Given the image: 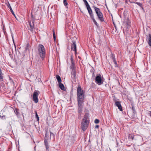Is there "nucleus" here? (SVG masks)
Wrapping results in <instances>:
<instances>
[{"instance_id": "1", "label": "nucleus", "mask_w": 151, "mask_h": 151, "mask_svg": "<svg viewBox=\"0 0 151 151\" xmlns=\"http://www.w3.org/2000/svg\"><path fill=\"white\" fill-rule=\"evenodd\" d=\"M85 95L81 87L79 86L77 89V99L78 102H84Z\"/></svg>"}, {"instance_id": "2", "label": "nucleus", "mask_w": 151, "mask_h": 151, "mask_svg": "<svg viewBox=\"0 0 151 151\" xmlns=\"http://www.w3.org/2000/svg\"><path fill=\"white\" fill-rule=\"evenodd\" d=\"M88 114H85L81 123V127L83 131H85L88 127L89 122L88 120Z\"/></svg>"}, {"instance_id": "3", "label": "nucleus", "mask_w": 151, "mask_h": 151, "mask_svg": "<svg viewBox=\"0 0 151 151\" xmlns=\"http://www.w3.org/2000/svg\"><path fill=\"white\" fill-rule=\"evenodd\" d=\"M37 49L40 57L43 59L45 54V50L44 46L41 44H39L37 47Z\"/></svg>"}, {"instance_id": "4", "label": "nucleus", "mask_w": 151, "mask_h": 151, "mask_svg": "<svg viewBox=\"0 0 151 151\" xmlns=\"http://www.w3.org/2000/svg\"><path fill=\"white\" fill-rule=\"evenodd\" d=\"M93 7L95 9L96 14L98 17V19L101 22H104L103 14L101 12L100 9L94 6Z\"/></svg>"}, {"instance_id": "5", "label": "nucleus", "mask_w": 151, "mask_h": 151, "mask_svg": "<svg viewBox=\"0 0 151 151\" xmlns=\"http://www.w3.org/2000/svg\"><path fill=\"white\" fill-rule=\"evenodd\" d=\"M32 20L29 21L28 23L29 25L28 27V30L32 33L35 32V28L34 26L35 18L33 17L32 15H31Z\"/></svg>"}, {"instance_id": "6", "label": "nucleus", "mask_w": 151, "mask_h": 151, "mask_svg": "<svg viewBox=\"0 0 151 151\" xmlns=\"http://www.w3.org/2000/svg\"><path fill=\"white\" fill-rule=\"evenodd\" d=\"M84 102H78V112L79 114V117H80L83 111V103Z\"/></svg>"}, {"instance_id": "7", "label": "nucleus", "mask_w": 151, "mask_h": 151, "mask_svg": "<svg viewBox=\"0 0 151 151\" xmlns=\"http://www.w3.org/2000/svg\"><path fill=\"white\" fill-rule=\"evenodd\" d=\"M95 82L99 85L103 83V82L102 80L101 76L100 74H97L95 78Z\"/></svg>"}, {"instance_id": "8", "label": "nucleus", "mask_w": 151, "mask_h": 151, "mask_svg": "<svg viewBox=\"0 0 151 151\" xmlns=\"http://www.w3.org/2000/svg\"><path fill=\"white\" fill-rule=\"evenodd\" d=\"M33 100L36 103L38 102L37 91H35L34 92L33 95Z\"/></svg>"}, {"instance_id": "9", "label": "nucleus", "mask_w": 151, "mask_h": 151, "mask_svg": "<svg viewBox=\"0 0 151 151\" xmlns=\"http://www.w3.org/2000/svg\"><path fill=\"white\" fill-rule=\"evenodd\" d=\"M71 46V50L74 51L76 52V45L75 41H72Z\"/></svg>"}, {"instance_id": "10", "label": "nucleus", "mask_w": 151, "mask_h": 151, "mask_svg": "<svg viewBox=\"0 0 151 151\" xmlns=\"http://www.w3.org/2000/svg\"><path fill=\"white\" fill-rule=\"evenodd\" d=\"M34 65H35L36 66L37 68H40L42 67V60H38L37 61V62L35 63Z\"/></svg>"}, {"instance_id": "11", "label": "nucleus", "mask_w": 151, "mask_h": 151, "mask_svg": "<svg viewBox=\"0 0 151 151\" xmlns=\"http://www.w3.org/2000/svg\"><path fill=\"white\" fill-rule=\"evenodd\" d=\"M86 7L91 18L94 17L93 14L90 6H87Z\"/></svg>"}, {"instance_id": "12", "label": "nucleus", "mask_w": 151, "mask_h": 151, "mask_svg": "<svg viewBox=\"0 0 151 151\" xmlns=\"http://www.w3.org/2000/svg\"><path fill=\"white\" fill-rule=\"evenodd\" d=\"M124 23L127 28H128L130 27V22L128 19L125 20L124 21Z\"/></svg>"}, {"instance_id": "13", "label": "nucleus", "mask_w": 151, "mask_h": 151, "mask_svg": "<svg viewBox=\"0 0 151 151\" xmlns=\"http://www.w3.org/2000/svg\"><path fill=\"white\" fill-rule=\"evenodd\" d=\"M71 68L73 70H75V65L74 62L73 61V58L72 56H71Z\"/></svg>"}, {"instance_id": "14", "label": "nucleus", "mask_w": 151, "mask_h": 151, "mask_svg": "<svg viewBox=\"0 0 151 151\" xmlns=\"http://www.w3.org/2000/svg\"><path fill=\"white\" fill-rule=\"evenodd\" d=\"M115 105L118 107V109H119L120 111H122V108L121 104L119 101H116L115 103Z\"/></svg>"}, {"instance_id": "15", "label": "nucleus", "mask_w": 151, "mask_h": 151, "mask_svg": "<svg viewBox=\"0 0 151 151\" xmlns=\"http://www.w3.org/2000/svg\"><path fill=\"white\" fill-rule=\"evenodd\" d=\"M71 76L72 78L75 80L76 78V76L75 70H72L71 73Z\"/></svg>"}, {"instance_id": "16", "label": "nucleus", "mask_w": 151, "mask_h": 151, "mask_svg": "<svg viewBox=\"0 0 151 151\" xmlns=\"http://www.w3.org/2000/svg\"><path fill=\"white\" fill-rule=\"evenodd\" d=\"M44 143L45 146L46 147V150H48V149L49 148V147L47 139H45Z\"/></svg>"}, {"instance_id": "17", "label": "nucleus", "mask_w": 151, "mask_h": 151, "mask_svg": "<svg viewBox=\"0 0 151 151\" xmlns=\"http://www.w3.org/2000/svg\"><path fill=\"white\" fill-rule=\"evenodd\" d=\"M59 86L60 88L62 90L65 91V88L63 84L61 83V82L59 83Z\"/></svg>"}, {"instance_id": "18", "label": "nucleus", "mask_w": 151, "mask_h": 151, "mask_svg": "<svg viewBox=\"0 0 151 151\" xmlns=\"http://www.w3.org/2000/svg\"><path fill=\"white\" fill-rule=\"evenodd\" d=\"M147 39L148 40V44L151 47V34H149V36L147 37Z\"/></svg>"}, {"instance_id": "19", "label": "nucleus", "mask_w": 151, "mask_h": 151, "mask_svg": "<svg viewBox=\"0 0 151 151\" xmlns=\"http://www.w3.org/2000/svg\"><path fill=\"white\" fill-rule=\"evenodd\" d=\"M3 73H2L1 70L0 68V81H3Z\"/></svg>"}, {"instance_id": "20", "label": "nucleus", "mask_w": 151, "mask_h": 151, "mask_svg": "<svg viewBox=\"0 0 151 151\" xmlns=\"http://www.w3.org/2000/svg\"><path fill=\"white\" fill-rule=\"evenodd\" d=\"M14 111L15 114L17 116H18L19 114V110L17 109L16 108L14 109Z\"/></svg>"}, {"instance_id": "21", "label": "nucleus", "mask_w": 151, "mask_h": 151, "mask_svg": "<svg viewBox=\"0 0 151 151\" xmlns=\"http://www.w3.org/2000/svg\"><path fill=\"white\" fill-rule=\"evenodd\" d=\"M93 20V22L97 26H98L99 24L97 23L95 19H94V17L91 18Z\"/></svg>"}, {"instance_id": "22", "label": "nucleus", "mask_w": 151, "mask_h": 151, "mask_svg": "<svg viewBox=\"0 0 151 151\" xmlns=\"http://www.w3.org/2000/svg\"><path fill=\"white\" fill-rule=\"evenodd\" d=\"M56 78L58 83H60L61 81V79L60 77L58 75H57L56 76Z\"/></svg>"}, {"instance_id": "23", "label": "nucleus", "mask_w": 151, "mask_h": 151, "mask_svg": "<svg viewBox=\"0 0 151 151\" xmlns=\"http://www.w3.org/2000/svg\"><path fill=\"white\" fill-rule=\"evenodd\" d=\"M49 137V132L48 130H46V133L45 134V139H48Z\"/></svg>"}, {"instance_id": "24", "label": "nucleus", "mask_w": 151, "mask_h": 151, "mask_svg": "<svg viewBox=\"0 0 151 151\" xmlns=\"http://www.w3.org/2000/svg\"><path fill=\"white\" fill-rule=\"evenodd\" d=\"M9 5H8V7H9L11 10V11L12 12V14L14 16H15V14H14V13L13 11V10H12L11 6H10V4H9Z\"/></svg>"}, {"instance_id": "25", "label": "nucleus", "mask_w": 151, "mask_h": 151, "mask_svg": "<svg viewBox=\"0 0 151 151\" xmlns=\"http://www.w3.org/2000/svg\"><path fill=\"white\" fill-rule=\"evenodd\" d=\"M128 138L129 139H131L132 140H133L134 139V135L132 134H129Z\"/></svg>"}, {"instance_id": "26", "label": "nucleus", "mask_w": 151, "mask_h": 151, "mask_svg": "<svg viewBox=\"0 0 151 151\" xmlns=\"http://www.w3.org/2000/svg\"><path fill=\"white\" fill-rule=\"evenodd\" d=\"M132 109L133 110V113H134V114H136V111L135 110V108L133 105H132Z\"/></svg>"}, {"instance_id": "27", "label": "nucleus", "mask_w": 151, "mask_h": 151, "mask_svg": "<svg viewBox=\"0 0 151 151\" xmlns=\"http://www.w3.org/2000/svg\"><path fill=\"white\" fill-rule=\"evenodd\" d=\"M83 1L84 2V3L86 5V6H89V4H88V2L86 0H83Z\"/></svg>"}, {"instance_id": "28", "label": "nucleus", "mask_w": 151, "mask_h": 151, "mask_svg": "<svg viewBox=\"0 0 151 151\" xmlns=\"http://www.w3.org/2000/svg\"><path fill=\"white\" fill-rule=\"evenodd\" d=\"M9 81L10 83H12L13 84V86L14 85V82L13 81V80L11 78H9Z\"/></svg>"}, {"instance_id": "29", "label": "nucleus", "mask_w": 151, "mask_h": 151, "mask_svg": "<svg viewBox=\"0 0 151 151\" xmlns=\"http://www.w3.org/2000/svg\"><path fill=\"white\" fill-rule=\"evenodd\" d=\"M63 3L65 6H67L68 4L66 0H63Z\"/></svg>"}, {"instance_id": "30", "label": "nucleus", "mask_w": 151, "mask_h": 151, "mask_svg": "<svg viewBox=\"0 0 151 151\" xmlns=\"http://www.w3.org/2000/svg\"><path fill=\"white\" fill-rule=\"evenodd\" d=\"M99 122V120L98 119H96L94 121V123L95 124H98Z\"/></svg>"}, {"instance_id": "31", "label": "nucleus", "mask_w": 151, "mask_h": 151, "mask_svg": "<svg viewBox=\"0 0 151 151\" xmlns=\"http://www.w3.org/2000/svg\"><path fill=\"white\" fill-rule=\"evenodd\" d=\"M135 3L136 4H137L138 5H139L140 7H142V4L141 3H140L138 2H136Z\"/></svg>"}, {"instance_id": "32", "label": "nucleus", "mask_w": 151, "mask_h": 151, "mask_svg": "<svg viewBox=\"0 0 151 151\" xmlns=\"http://www.w3.org/2000/svg\"><path fill=\"white\" fill-rule=\"evenodd\" d=\"M36 117L37 119V120L38 121L39 119V117L38 116V115H37V113L36 112V114H35Z\"/></svg>"}, {"instance_id": "33", "label": "nucleus", "mask_w": 151, "mask_h": 151, "mask_svg": "<svg viewBox=\"0 0 151 151\" xmlns=\"http://www.w3.org/2000/svg\"><path fill=\"white\" fill-rule=\"evenodd\" d=\"M50 138H51V137L52 136H53V137H54V134L53 133H52L50 131Z\"/></svg>"}, {"instance_id": "34", "label": "nucleus", "mask_w": 151, "mask_h": 151, "mask_svg": "<svg viewBox=\"0 0 151 151\" xmlns=\"http://www.w3.org/2000/svg\"><path fill=\"white\" fill-rule=\"evenodd\" d=\"M113 61L114 62L115 64L116 65H117V62H116V60H115V59L114 58H113Z\"/></svg>"}, {"instance_id": "35", "label": "nucleus", "mask_w": 151, "mask_h": 151, "mask_svg": "<svg viewBox=\"0 0 151 151\" xmlns=\"http://www.w3.org/2000/svg\"><path fill=\"white\" fill-rule=\"evenodd\" d=\"M53 39H54V40H55V39H56V37H55V35H53Z\"/></svg>"}, {"instance_id": "36", "label": "nucleus", "mask_w": 151, "mask_h": 151, "mask_svg": "<svg viewBox=\"0 0 151 151\" xmlns=\"http://www.w3.org/2000/svg\"><path fill=\"white\" fill-rule=\"evenodd\" d=\"M99 127V125H96L95 127V128H98Z\"/></svg>"}, {"instance_id": "37", "label": "nucleus", "mask_w": 151, "mask_h": 151, "mask_svg": "<svg viewBox=\"0 0 151 151\" xmlns=\"http://www.w3.org/2000/svg\"><path fill=\"white\" fill-rule=\"evenodd\" d=\"M52 32H53V35H55V31L54 30L52 31Z\"/></svg>"}, {"instance_id": "38", "label": "nucleus", "mask_w": 151, "mask_h": 151, "mask_svg": "<svg viewBox=\"0 0 151 151\" xmlns=\"http://www.w3.org/2000/svg\"><path fill=\"white\" fill-rule=\"evenodd\" d=\"M12 39H13V42H14V39H13V36H12Z\"/></svg>"}, {"instance_id": "39", "label": "nucleus", "mask_w": 151, "mask_h": 151, "mask_svg": "<svg viewBox=\"0 0 151 151\" xmlns=\"http://www.w3.org/2000/svg\"><path fill=\"white\" fill-rule=\"evenodd\" d=\"M2 116V117H3L4 116Z\"/></svg>"}, {"instance_id": "40", "label": "nucleus", "mask_w": 151, "mask_h": 151, "mask_svg": "<svg viewBox=\"0 0 151 151\" xmlns=\"http://www.w3.org/2000/svg\"><path fill=\"white\" fill-rule=\"evenodd\" d=\"M150 1L151 2V0H150Z\"/></svg>"}, {"instance_id": "41", "label": "nucleus", "mask_w": 151, "mask_h": 151, "mask_svg": "<svg viewBox=\"0 0 151 151\" xmlns=\"http://www.w3.org/2000/svg\"><path fill=\"white\" fill-rule=\"evenodd\" d=\"M150 116H151V113L150 114Z\"/></svg>"}, {"instance_id": "42", "label": "nucleus", "mask_w": 151, "mask_h": 151, "mask_svg": "<svg viewBox=\"0 0 151 151\" xmlns=\"http://www.w3.org/2000/svg\"><path fill=\"white\" fill-rule=\"evenodd\" d=\"M0 116H1L0 115Z\"/></svg>"}]
</instances>
